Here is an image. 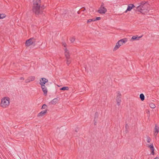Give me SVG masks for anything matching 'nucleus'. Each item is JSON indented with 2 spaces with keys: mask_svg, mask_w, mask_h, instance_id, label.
I'll use <instances>...</instances> for the list:
<instances>
[{
  "mask_svg": "<svg viewBox=\"0 0 159 159\" xmlns=\"http://www.w3.org/2000/svg\"><path fill=\"white\" fill-rule=\"evenodd\" d=\"M32 3V11L36 17H38L42 14L45 7L41 6V0H33Z\"/></svg>",
  "mask_w": 159,
  "mask_h": 159,
  "instance_id": "nucleus-1",
  "label": "nucleus"
},
{
  "mask_svg": "<svg viewBox=\"0 0 159 159\" xmlns=\"http://www.w3.org/2000/svg\"><path fill=\"white\" fill-rule=\"evenodd\" d=\"M140 4V5L136 7L137 10L142 14L148 12L149 5L148 3V2L143 1Z\"/></svg>",
  "mask_w": 159,
  "mask_h": 159,
  "instance_id": "nucleus-2",
  "label": "nucleus"
},
{
  "mask_svg": "<svg viewBox=\"0 0 159 159\" xmlns=\"http://www.w3.org/2000/svg\"><path fill=\"white\" fill-rule=\"evenodd\" d=\"M36 39L33 37L31 38L26 40L25 42V46L29 47L32 45L34 46L36 45Z\"/></svg>",
  "mask_w": 159,
  "mask_h": 159,
  "instance_id": "nucleus-3",
  "label": "nucleus"
},
{
  "mask_svg": "<svg viewBox=\"0 0 159 159\" xmlns=\"http://www.w3.org/2000/svg\"><path fill=\"white\" fill-rule=\"evenodd\" d=\"M9 103V98H5L1 100V106L3 108H6L8 106Z\"/></svg>",
  "mask_w": 159,
  "mask_h": 159,
  "instance_id": "nucleus-4",
  "label": "nucleus"
},
{
  "mask_svg": "<svg viewBox=\"0 0 159 159\" xmlns=\"http://www.w3.org/2000/svg\"><path fill=\"white\" fill-rule=\"evenodd\" d=\"M104 4L102 3L100 7L98 10V12L100 14H105L107 11V9L104 7Z\"/></svg>",
  "mask_w": 159,
  "mask_h": 159,
  "instance_id": "nucleus-5",
  "label": "nucleus"
},
{
  "mask_svg": "<svg viewBox=\"0 0 159 159\" xmlns=\"http://www.w3.org/2000/svg\"><path fill=\"white\" fill-rule=\"evenodd\" d=\"M40 81L39 84L41 86H43L45 85V84L48 82V80L47 79L44 78H42L40 80Z\"/></svg>",
  "mask_w": 159,
  "mask_h": 159,
  "instance_id": "nucleus-6",
  "label": "nucleus"
},
{
  "mask_svg": "<svg viewBox=\"0 0 159 159\" xmlns=\"http://www.w3.org/2000/svg\"><path fill=\"white\" fill-rule=\"evenodd\" d=\"M70 12V11L67 10H65L63 13L62 14V15L64 18L67 19L69 17Z\"/></svg>",
  "mask_w": 159,
  "mask_h": 159,
  "instance_id": "nucleus-7",
  "label": "nucleus"
},
{
  "mask_svg": "<svg viewBox=\"0 0 159 159\" xmlns=\"http://www.w3.org/2000/svg\"><path fill=\"white\" fill-rule=\"evenodd\" d=\"M135 7V6L133 4H129L127 10L124 12L126 13L128 11H130L133 8Z\"/></svg>",
  "mask_w": 159,
  "mask_h": 159,
  "instance_id": "nucleus-8",
  "label": "nucleus"
},
{
  "mask_svg": "<svg viewBox=\"0 0 159 159\" xmlns=\"http://www.w3.org/2000/svg\"><path fill=\"white\" fill-rule=\"evenodd\" d=\"M143 35H141L140 36H138V35H134L131 38V39L130 40L131 41H133L134 40H138L140 38H141Z\"/></svg>",
  "mask_w": 159,
  "mask_h": 159,
  "instance_id": "nucleus-9",
  "label": "nucleus"
},
{
  "mask_svg": "<svg viewBox=\"0 0 159 159\" xmlns=\"http://www.w3.org/2000/svg\"><path fill=\"white\" fill-rule=\"evenodd\" d=\"M47 112V110L42 111L37 115L38 117H41L45 115Z\"/></svg>",
  "mask_w": 159,
  "mask_h": 159,
  "instance_id": "nucleus-10",
  "label": "nucleus"
},
{
  "mask_svg": "<svg viewBox=\"0 0 159 159\" xmlns=\"http://www.w3.org/2000/svg\"><path fill=\"white\" fill-rule=\"evenodd\" d=\"M65 54L66 57V59H70V54L69 53V51L66 48L65 49Z\"/></svg>",
  "mask_w": 159,
  "mask_h": 159,
  "instance_id": "nucleus-11",
  "label": "nucleus"
},
{
  "mask_svg": "<svg viewBox=\"0 0 159 159\" xmlns=\"http://www.w3.org/2000/svg\"><path fill=\"white\" fill-rule=\"evenodd\" d=\"M127 41V39L126 38H124L123 39H121L119 40L118 42L119 43L120 45H123L124 43H125Z\"/></svg>",
  "mask_w": 159,
  "mask_h": 159,
  "instance_id": "nucleus-12",
  "label": "nucleus"
},
{
  "mask_svg": "<svg viewBox=\"0 0 159 159\" xmlns=\"http://www.w3.org/2000/svg\"><path fill=\"white\" fill-rule=\"evenodd\" d=\"M58 99L57 98L53 99L51 102H49L50 104L55 105L58 102Z\"/></svg>",
  "mask_w": 159,
  "mask_h": 159,
  "instance_id": "nucleus-13",
  "label": "nucleus"
},
{
  "mask_svg": "<svg viewBox=\"0 0 159 159\" xmlns=\"http://www.w3.org/2000/svg\"><path fill=\"white\" fill-rule=\"evenodd\" d=\"M148 147L150 148L151 150V154L153 155H154V148L153 145V144H152L148 146Z\"/></svg>",
  "mask_w": 159,
  "mask_h": 159,
  "instance_id": "nucleus-14",
  "label": "nucleus"
},
{
  "mask_svg": "<svg viewBox=\"0 0 159 159\" xmlns=\"http://www.w3.org/2000/svg\"><path fill=\"white\" fill-rule=\"evenodd\" d=\"M43 86H41V88L42 89L43 92L44 94L45 95H47V93L48 92V90L45 86L44 85Z\"/></svg>",
  "mask_w": 159,
  "mask_h": 159,
  "instance_id": "nucleus-15",
  "label": "nucleus"
},
{
  "mask_svg": "<svg viewBox=\"0 0 159 159\" xmlns=\"http://www.w3.org/2000/svg\"><path fill=\"white\" fill-rule=\"evenodd\" d=\"M159 131V127H157V125H155V126L154 129V135L156 136Z\"/></svg>",
  "mask_w": 159,
  "mask_h": 159,
  "instance_id": "nucleus-16",
  "label": "nucleus"
},
{
  "mask_svg": "<svg viewBox=\"0 0 159 159\" xmlns=\"http://www.w3.org/2000/svg\"><path fill=\"white\" fill-rule=\"evenodd\" d=\"M116 101L117 105L118 106H119L120 105V103L121 101V97L119 96H117L116 97Z\"/></svg>",
  "mask_w": 159,
  "mask_h": 159,
  "instance_id": "nucleus-17",
  "label": "nucleus"
},
{
  "mask_svg": "<svg viewBox=\"0 0 159 159\" xmlns=\"http://www.w3.org/2000/svg\"><path fill=\"white\" fill-rule=\"evenodd\" d=\"M120 44L119 43L118 41L116 43V45L113 49V51H115L117 50L118 48H119L120 47Z\"/></svg>",
  "mask_w": 159,
  "mask_h": 159,
  "instance_id": "nucleus-18",
  "label": "nucleus"
},
{
  "mask_svg": "<svg viewBox=\"0 0 159 159\" xmlns=\"http://www.w3.org/2000/svg\"><path fill=\"white\" fill-rule=\"evenodd\" d=\"M139 98L141 101H143L145 99V97L143 93H141L140 94Z\"/></svg>",
  "mask_w": 159,
  "mask_h": 159,
  "instance_id": "nucleus-19",
  "label": "nucleus"
},
{
  "mask_svg": "<svg viewBox=\"0 0 159 159\" xmlns=\"http://www.w3.org/2000/svg\"><path fill=\"white\" fill-rule=\"evenodd\" d=\"M69 89V88L68 87H63L60 89L61 90H68Z\"/></svg>",
  "mask_w": 159,
  "mask_h": 159,
  "instance_id": "nucleus-20",
  "label": "nucleus"
},
{
  "mask_svg": "<svg viewBox=\"0 0 159 159\" xmlns=\"http://www.w3.org/2000/svg\"><path fill=\"white\" fill-rule=\"evenodd\" d=\"M149 106L151 108H154L156 107L155 105L154 104L152 103H150L149 104Z\"/></svg>",
  "mask_w": 159,
  "mask_h": 159,
  "instance_id": "nucleus-21",
  "label": "nucleus"
},
{
  "mask_svg": "<svg viewBox=\"0 0 159 159\" xmlns=\"http://www.w3.org/2000/svg\"><path fill=\"white\" fill-rule=\"evenodd\" d=\"M6 16V15H5L4 14H1L0 13V19H3L5 18Z\"/></svg>",
  "mask_w": 159,
  "mask_h": 159,
  "instance_id": "nucleus-22",
  "label": "nucleus"
},
{
  "mask_svg": "<svg viewBox=\"0 0 159 159\" xmlns=\"http://www.w3.org/2000/svg\"><path fill=\"white\" fill-rule=\"evenodd\" d=\"M28 78L30 80V81H34V80L35 78V77L34 76H30Z\"/></svg>",
  "mask_w": 159,
  "mask_h": 159,
  "instance_id": "nucleus-23",
  "label": "nucleus"
},
{
  "mask_svg": "<svg viewBox=\"0 0 159 159\" xmlns=\"http://www.w3.org/2000/svg\"><path fill=\"white\" fill-rule=\"evenodd\" d=\"M147 142L148 143H150L151 141V138L148 136H147Z\"/></svg>",
  "mask_w": 159,
  "mask_h": 159,
  "instance_id": "nucleus-24",
  "label": "nucleus"
},
{
  "mask_svg": "<svg viewBox=\"0 0 159 159\" xmlns=\"http://www.w3.org/2000/svg\"><path fill=\"white\" fill-rule=\"evenodd\" d=\"M98 113L97 112H96L94 114V118H98Z\"/></svg>",
  "mask_w": 159,
  "mask_h": 159,
  "instance_id": "nucleus-25",
  "label": "nucleus"
},
{
  "mask_svg": "<svg viewBox=\"0 0 159 159\" xmlns=\"http://www.w3.org/2000/svg\"><path fill=\"white\" fill-rule=\"evenodd\" d=\"M47 107V106L45 104H43L41 107V109H45Z\"/></svg>",
  "mask_w": 159,
  "mask_h": 159,
  "instance_id": "nucleus-26",
  "label": "nucleus"
},
{
  "mask_svg": "<svg viewBox=\"0 0 159 159\" xmlns=\"http://www.w3.org/2000/svg\"><path fill=\"white\" fill-rule=\"evenodd\" d=\"M93 18L92 19H89L87 21V23H89V22H90L93 21H94Z\"/></svg>",
  "mask_w": 159,
  "mask_h": 159,
  "instance_id": "nucleus-27",
  "label": "nucleus"
},
{
  "mask_svg": "<svg viewBox=\"0 0 159 159\" xmlns=\"http://www.w3.org/2000/svg\"><path fill=\"white\" fill-rule=\"evenodd\" d=\"M66 59V63L68 65L70 63V61L69 60V59Z\"/></svg>",
  "mask_w": 159,
  "mask_h": 159,
  "instance_id": "nucleus-28",
  "label": "nucleus"
},
{
  "mask_svg": "<svg viewBox=\"0 0 159 159\" xmlns=\"http://www.w3.org/2000/svg\"><path fill=\"white\" fill-rule=\"evenodd\" d=\"M70 40L71 43H73L75 40V39L74 37H72L70 38Z\"/></svg>",
  "mask_w": 159,
  "mask_h": 159,
  "instance_id": "nucleus-29",
  "label": "nucleus"
},
{
  "mask_svg": "<svg viewBox=\"0 0 159 159\" xmlns=\"http://www.w3.org/2000/svg\"><path fill=\"white\" fill-rule=\"evenodd\" d=\"M101 19V18L100 17H96V18L95 19L93 18V19L94 20V21L95 20H99Z\"/></svg>",
  "mask_w": 159,
  "mask_h": 159,
  "instance_id": "nucleus-30",
  "label": "nucleus"
},
{
  "mask_svg": "<svg viewBox=\"0 0 159 159\" xmlns=\"http://www.w3.org/2000/svg\"><path fill=\"white\" fill-rule=\"evenodd\" d=\"M30 79H29V78H28L27 79H26L25 80V82L26 83H28V82H30Z\"/></svg>",
  "mask_w": 159,
  "mask_h": 159,
  "instance_id": "nucleus-31",
  "label": "nucleus"
},
{
  "mask_svg": "<svg viewBox=\"0 0 159 159\" xmlns=\"http://www.w3.org/2000/svg\"><path fill=\"white\" fill-rule=\"evenodd\" d=\"M125 128L126 130L129 128V125L128 124H126L125 125Z\"/></svg>",
  "mask_w": 159,
  "mask_h": 159,
  "instance_id": "nucleus-32",
  "label": "nucleus"
},
{
  "mask_svg": "<svg viewBox=\"0 0 159 159\" xmlns=\"http://www.w3.org/2000/svg\"><path fill=\"white\" fill-rule=\"evenodd\" d=\"M62 45L65 47L66 48V44L65 43H62Z\"/></svg>",
  "mask_w": 159,
  "mask_h": 159,
  "instance_id": "nucleus-33",
  "label": "nucleus"
},
{
  "mask_svg": "<svg viewBox=\"0 0 159 159\" xmlns=\"http://www.w3.org/2000/svg\"><path fill=\"white\" fill-rule=\"evenodd\" d=\"M121 93H120V92H118V94H117V96H120L121 97Z\"/></svg>",
  "mask_w": 159,
  "mask_h": 159,
  "instance_id": "nucleus-34",
  "label": "nucleus"
},
{
  "mask_svg": "<svg viewBox=\"0 0 159 159\" xmlns=\"http://www.w3.org/2000/svg\"><path fill=\"white\" fill-rule=\"evenodd\" d=\"M86 10L84 7H83L81 9V10L82 11H84Z\"/></svg>",
  "mask_w": 159,
  "mask_h": 159,
  "instance_id": "nucleus-35",
  "label": "nucleus"
},
{
  "mask_svg": "<svg viewBox=\"0 0 159 159\" xmlns=\"http://www.w3.org/2000/svg\"><path fill=\"white\" fill-rule=\"evenodd\" d=\"M98 118H94L93 121H97Z\"/></svg>",
  "mask_w": 159,
  "mask_h": 159,
  "instance_id": "nucleus-36",
  "label": "nucleus"
},
{
  "mask_svg": "<svg viewBox=\"0 0 159 159\" xmlns=\"http://www.w3.org/2000/svg\"><path fill=\"white\" fill-rule=\"evenodd\" d=\"M75 130L76 132H78V128H76L75 129Z\"/></svg>",
  "mask_w": 159,
  "mask_h": 159,
  "instance_id": "nucleus-37",
  "label": "nucleus"
},
{
  "mask_svg": "<svg viewBox=\"0 0 159 159\" xmlns=\"http://www.w3.org/2000/svg\"><path fill=\"white\" fill-rule=\"evenodd\" d=\"M20 80H24V78L23 77H20Z\"/></svg>",
  "mask_w": 159,
  "mask_h": 159,
  "instance_id": "nucleus-38",
  "label": "nucleus"
},
{
  "mask_svg": "<svg viewBox=\"0 0 159 159\" xmlns=\"http://www.w3.org/2000/svg\"><path fill=\"white\" fill-rule=\"evenodd\" d=\"M94 121V125H96L97 124V121Z\"/></svg>",
  "mask_w": 159,
  "mask_h": 159,
  "instance_id": "nucleus-39",
  "label": "nucleus"
},
{
  "mask_svg": "<svg viewBox=\"0 0 159 159\" xmlns=\"http://www.w3.org/2000/svg\"><path fill=\"white\" fill-rule=\"evenodd\" d=\"M154 159H159V158L158 157H156Z\"/></svg>",
  "mask_w": 159,
  "mask_h": 159,
  "instance_id": "nucleus-40",
  "label": "nucleus"
}]
</instances>
